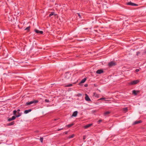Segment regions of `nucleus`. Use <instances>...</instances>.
I'll return each instance as SVG.
<instances>
[{"label": "nucleus", "mask_w": 146, "mask_h": 146, "mask_svg": "<svg viewBox=\"0 0 146 146\" xmlns=\"http://www.w3.org/2000/svg\"><path fill=\"white\" fill-rule=\"evenodd\" d=\"M104 72V71L102 69H100L96 71V73L98 74H101Z\"/></svg>", "instance_id": "obj_6"}, {"label": "nucleus", "mask_w": 146, "mask_h": 146, "mask_svg": "<svg viewBox=\"0 0 146 146\" xmlns=\"http://www.w3.org/2000/svg\"><path fill=\"white\" fill-rule=\"evenodd\" d=\"M139 82V81L138 80H133L130 83L131 85L135 84Z\"/></svg>", "instance_id": "obj_5"}, {"label": "nucleus", "mask_w": 146, "mask_h": 146, "mask_svg": "<svg viewBox=\"0 0 146 146\" xmlns=\"http://www.w3.org/2000/svg\"><path fill=\"white\" fill-rule=\"evenodd\" d=\"M77 14L78 15V16L79 17V18H81V16L80 14V13H77Z\"/></svg>", "instance_id": "obj_29"}, {"label": "nucleus", "mask_w": 146, "mask_h": 146, "mask_svg": "<svg viewBox=\"0 0 146 146\" xmlns=\"http://www.w3.org/2000/svg\"><path fill=\"white\" fill-rule=\"evenodd\" d=\"M57 119H54V120L55 121H56V120H57Z\"/></svg>", "instance_id": "obj_40"}, {"label": "nucleus", "mask_w": 146, "mask_h": 146, "mask_svg": "<svg viewBox=\"0 0 146 146\" xmlns=\"http://www.w3.org/2000/svg\"><path fill=\"white\" fill-rule=\"evenodd\" d=\"M86 138V136H84L83 137V140H85Z\"/></svg>", "instance_id": "obj_35"}, {"label": "nucleus", "mask_w": 146, "mask_h": 146, "mask_svg": "<svg viewBox=\"0 0 146 146\" xmlns=\"http://www.w3.org/2000/svg\"><path fill=\"white\" fill-rule=\"evenodd\" d=\"M15 123V122L14 121H13L9 123L8 124H7V126H11L12 125H14Z\"/></svg>", "instance_id": "obj_13"}, {"label": "nucleus", "mask_w": 146, "mask_h": 146, "mask_svg": "<svg viewBox=\"0 0 146 146\" xmlns=\"http://www.w3.org/2000/svg\"><path fill=\"white\" fill-rule=\"evenodd\" d=\"M88 86V84H85V85H84V86H85V87H87V86Z\"/></svg>", "instance_id": "obj_37"}, {"label": "nucleus", "mask_w": 146, "mask_h": 146, "mask_svg": "<svg viewBox=\"0 0 146 146\" xmlns=\"http://www.w3.org/2000/svg\"><path fill=\"white\" fill-rule=\"evenodd\" d=\"M102 121V120L101 119H100L98 121V123L99 124Z\"/></svg>", "instance_id": "obj_32"}, {"label": "nucleus", "mask_w": 146, "mask_h": 146, "mask_svg": "<svg viewBox=\"0 0 146 146\" xmlns=\"http://www.w3.org/2000/svg\"><path fill=\"white\" fill-rule=\"evenodd\" d=\"M79 95V96H82V94H78V95Z\"/></svg>", "instance_id": "obj_39"}, {"label": "nucleus", "mask_w": 146, "mask_h": 146, "mask_svg": "<svg viewBox=\"0 0 146 146\" xmlns=\"http://www.w3.org/2000/svg\"><path fill=\"white\" fill-rule=\"evenodd\" d=\"M35 31L36 33L37 34H42L43 33V31H40L36 29L35 30Z\"/></svg>", "instance_id": "obj_7"}, {"label": "nucleus", "mask_w": 146, "mask_h": 146, "mask_svg": "<svg viewBox=\"0 0 146 146\" xmlns=\"http://www.w3.org/2000/svg\"><path fill=\"white\" fill-rule=\"evenodd\" d=\"M72 86V84H70L67 85L66 86L67 87H69L70 86Z\"/></svg>", "instance_id": "obj_25"}, {"label": "nucleus", "mask_w": 146, "mask_h": 146, "mask_svg": "<svg viewBox=\"0 0 146 146\" xmlns=\"http://www.w3.org/2000/svg\"><path fill=\"white\" fill-rule=\"evenodd\" d=\"M17 113L18 114L17 115H16V117H20V116H21V114H22V113H20L19 112H18Z\"/></svg>", "instance_id": "obj_18"}, {"label": "nucleus", "mask_w": 146, "mask_h": 146, "mask_svg": "<svg viewBox=\"0 0 146 146\" xmlns=\"http://www.w3.org/2000/svg\"><path fill=\"white\" fill-rule=\"evenodd\" d=\"M32 111L31 109H29V110H26L24 111V113L25 114H27L29 112H31Z\"/></svg>", "instance_id": "obj_12"}, {"label": "nucleus", "mask_w": 146, "mask_h": 146, "mask_svg": "<svg viewBox=\"0 0 146 146\" xmlns=\"http://www.w3.org/2000/svg\"><path fill=\"white\" fill-rule=\"evenodd\" d=\"M74 134H72V135H70L69 136L68 138L69 139H70V138H73L74 137Z\"/></svg>", "instance_id": "obj_22"}, {"label": "nucleus", "mask_w": 146, "mask_h": 146, "mask_svg": "<svg viewBox=\"0 0 146 146\" xmlns=\"http://www.w3.org/2000/svg\"><path fill=\"white\" fill-rule=\"evenodd\" d=\"M64 133H65V134H67L68 133V131H66V132H65Z\"/></svg>", "instance_id": "obj_36"}, {"label": "nucleus", "mask_w": 146, "mask_h": 146, "mask_svg": "<svg viewBox=\"0 0 146 146\" xmlns=\"http://www.w3.org/2000/svg\"><path fill=\"white\" fill-rule=\"evenodd\" d=\"M86 96L85 97V99L87 101H91V100L88 95L86 94H85Z\"/></svg>", "instance_id": "obj_8"}, {"label": "nucleus", "mask_w": 146, "mask_h": 146, "mask_svg": "<svg viewBox=\"0 0 146 146\" xmlns=\"http://www.w3.org/2000/svg\"><path fill=\"white\" fill-rule=\"evenodd\" d=\"M93 96H94L95 97L98 98L99 97V94L96 93L95 92H94L93 94Z\"/></svg>", "instance_id": "obj_14"}, {"label": "nucleus", "mask_w": 146, "mask_h": 146, "mask_svg": "<svg viewBox=\"0 0 146 146\" xmlns=\"http://www.w3.org/2000/svg\"><path fill=\"white\" fill-rule=\"evenodd\" d=\"M92 125V123L88 124L84 126V128L85 129H87L90 126H91Z\"/></svg>", "instance_id": "obj_10"}, {"label": "nucleus", "mask_w": 146, "mask_h": 146, "mask_svg": "<svg viewBox=\"0 0 146 146\" xmlns=\"http://www.w3.org/2000/svg\"><path fill=\"white\" fill-rule=\"evenodd\" d=\"M139 69H136L135 70V72H138L139 71Z\"/></svg>", "instance_id": "obj_34"}, {"label": "nucleus", "mask_w": 146, "mask_h": 146, "mask_svg": "<svg viewBox=\"0 0 146 146\" xmlns=\"http://www.w3.org/2000/svg\"><path fill=\"white\" fill-rule=\"evenodd\" d=\"M30 26H29L27 27L25 30H27V31H29L30 30Z\"/></svg>", "instance_id": "obj_21"}, {"label": "nucleus", "mask_w": 146, "mask_h": 146, "mask_svg": "<svg viewBox=\"0 0 146 146\" xmlns=\"http://www.w3.org/2000/svg\"><path fill=\"white\" fill-rule=\"evenodd\" d=\"M74 125V124L72 123L71 124H69L67 125H66V126L68 127H70L71 126H72V125Z\"/></svg>", "instance_id": "obj_19"}, {"label": "nucleus", "mask_w": 146, "mask_h": 146, "mask_svg": "<svg viewBox=\"0 0 146 146\" xmlns=\"http://www.w3.org/2000/svg\"><path fill=\"white\" fill-rule=\"evenodd\" d=\"M40 140L41 142L42 143L43 141V138L42 137H40Z\"/></svg>", "instance_id": "obj_28"}, {"label": "nucleus", "mask_w": 146, "mask_h": 146, "mask_svg": "<svg viewBox=\"0 0 146 146\" xmlns=\"http://www.w3.org/2000/svg\"><path fill=\"white\" fill-rule=\"evenodd\" d=\"M142 122V121H141V120H139V121H135L134 122V124H138V123H141Z\"/></svg>", "instance_id": "obj_15"}, {"label": "nucleus", "mask_w": 146, "mask_h": 146, "mask_svg": "<svg viewBox=\"0 0 146 146\" xmlns=\"http://www.w3.org/2000/svg\"><path fill=\"white\" fill-rule=\"evenodd\" d=\"M16 117H16V116L15 115V116H13L12 117H11L12 118V119H13V120H14V119H15Z\"/></svg>", "instance_id": "obj_23"}, {"label": "nucleus", "mask_w": 146, "mask_h": 146, "mask_svg": "<svg viewBox=\"0 0 146 146\" xmlns=\"http://www.w3.org/2000/svg\"><path fill=\"white\" fill-rule=\"evenodd\" d=\"M116 64V62H114L113 61H111L110 62L108 63V66L110 67H112L113 66H114Z\"/></svg>", "instance_id": "obj_3"}, {"label": "nucleus", "mask_w": 146, "mask_h": 146, "mask_svg": "<svg viewBox=\"0 0 146 146\" xmlns=\"http://www.w3.org/2000/svg\"><path fill=\"white\" fill-rule=\"evenodd\" d=\"M78 112L77 111H74L72 115V116L73 117H76L78 114Z\"/></svg>", "instance_id": "obj_11"}, {"label": "nucleus", "mask_w": 146, "mask_h": 146, "mask_svg": "<svg viewBox=\"0 0 146 146\" xmlns=\"http://www.w3.org/2000/svg\"><path fill=\"white\" fill-rule=\"evenodd\" d=\"M17 111L18 112H19V111H20V109H18L17 110Z\"/></svg>", "instance_id": "obj_38"}, {"label": "nucleus", "mask_w": 146, "mask_h": 146, "mask_svg": "<svg viewBox=\"0 0 146 146\" xmlns=\"http://www.w3.org/2000/svg\"><path fill=\"white\" fill-rule=\"evenodd\" d=\"M12 120H13L12 118H9L8 119V121H10Z\"/></svg>", "instance_id": "obj_27"}, {"label": "nucleus", "mask_w": 146, "mask_h": 146, "mask_svg": "<svg viewBox=\"0 0 146 146\" xmlns=\"http://www.w3.org/2000/svg\"><path fill=\"white\" fill-rule=\"evenodd\" d=\"M126 4L128 5H131L133 6H137L138 5L137 4L133 3L131 2H129L126 3Z\"/></svg>", "instance_id": "obj_4"}, {"label": "nucleus", "mask_w": 146, "mask_h": 146, "mask_svg": "<svg viewBox=\"0 0 146 146\" xmlns=\"http://www.w3.org/2000/svg\"><path fill=\"white\" fill-rule=\"evenodd\" d=\"M123 110L124 111L126 112L127 111V108H125L123 109Z\"/></svg>", "instance_id": "obj_24"}, {"label": "nucleus", "mask_w": 146, "mask_h": 146, "mask_svg": "<svg viewBox=\"0 0 146 146\" xmlns=\"http://www.w3.org/2000/svg\"><path fill=\"white\" fill-rule=\"evenodd\" d=\"M65 78L66 79H68L71 78V74L69 72L66 73L64 75Z\"/></svg>", "instance_id": "obj_2"}, {"label": "nucleus", "mask_w": 146, "mask_h": 146, "mask_svg": "<svg viewBox=\"0 0 146 146\" xmlns=\"http://www.w3.org/2000/svg\"><path fill=\"white\" fill-rule=\"evenodd\" d=\"M17 111L16 110H14L13 111V114L15 115H16V113H17Z\"/></svg>", "instance_id": "obj_20"}, {"label": "nucleus", "mask_w": 146, "mask_h": 146, "mask_svg": "<svg viewBox=\"0 0 146 146\" xmlns=\"http://www.w3.org/2000/svg\"><path fill=\"white\" fill-rule=\"evenodd\" d=\"M64 129L63 128H60V129H58L57 131H60V130H62V129Z\"/></svg>", "instance_id": "obj_33"}, {"label": "nucleus", "mask_w": 146, "mask_h": 146, "mask_svg": "<svg viewBox=\"0 0 146 146\" xmlns=\"http://www.w3.org/2000/svg\"><path fill=\"white\" fill-rule=\"evenodd\" d=\"M110 113H111V112L110 111H107L105 112L104 113V115H107L109 114Z\"/></svg>", "instance_id": "obj_16"}, {"label": "nucleus", "mask_w": 146, "mask_h": 146, "mask_svg": "<svg viewBox=\"0 0 146 146\" xmlns=\"http://www.w3.org/2000/svg\"><path fill=\"white\" fill-rule=\"evenodd\" d=\"M38 100H33L29 102H26L25 104V105L26 106H29L33 104L35 105V104L38 103Z\"/></svg>", "instance_id": "obj_1"}, {"label": "nucleus", "mask_w": 146, "mask_h": 146, "mask_svg": "<svg viewBox=\"0 0 146 146\" xmlns=\"http://www.w3.org/2000/svg\"><path fill=\"white\" fill-rule=\"evenodd\" d=\"M139 92V91H136L135 90H133L132 91L133 94L135 95H136Z\"/></svg>", "instance_id": "obj_9"}, {"label": "nucleus", "mask_w": 146, "mask_h": 146, "mask_svg": "<svg viewBox=\"0 0 146 146\" xmlns=\"http://www.w3.org/2000/svg\"><path fill=\"white\" fill-rule=\"evenodd\" d=\"M86 78H84V79H82L81 80V81L80 83H84L86 81Z\"/></svg>", "instance_id": "obj_17"}, {"label": "nucleus", "mask_w": 146, "mask_h": 146, "mask_svg": "<svg viewBox=\"0 0 146 146\" xmlns=\"http://www.w3.org/2000/svg\"><path fill=\"white\" fill-rule=\"evenodd\" d=\"M54 13L53 12H52L49 15V16L50 17H51L52 16L54 15Z\"/></svg>", "instance_id": "obj_26"}, {"label": "nucleus", "mask_w": 146, "mask_h": 146, "mask_svg": "<svg viewBox=\"0 0 146 146\" xmlns=\"http://www.w3.org/2000/svg\"><path fill=\"white\" fill-rule=\"evenodd\" d=\"M45 101L46 102L48 103L49 102V101L48 99H45Z\"/></svg>", "instance_id": "obj_30"}, {"label": "nucleus", "mask_w": 146, "mask_h": 146, "mask_svg": "<svg viewBox=\"0 0 146 146\" xmlns=\"http://www.w3.org/2000/svg\"><path fill=\"white\" fill-rule=\"evenodd\" d=\"M105 98H100L99 99V100H105Z\"/></svg>", "instance_id": "obj_31"}]
</instances>
